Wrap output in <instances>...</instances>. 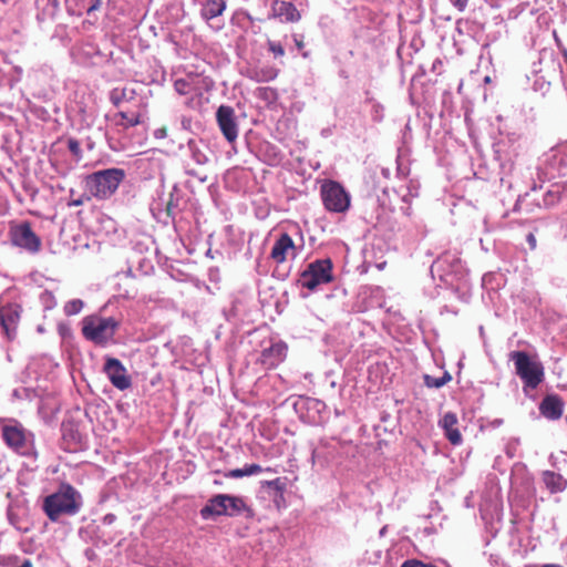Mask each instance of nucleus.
Returning <instances> with one entry per match:
<instances>
[{
  "mask_svg": "<svg viewBox=\"0 0 567 567\" xmlns=\"http://www.w3.org/2000/svg\"><path fill=\"white\" fill-rule=\"evenodd\" d=\"M83 301L81 299H73L64 305V313L66 316L78 315L83 309Z\"/></svg>",
  "mask_w": 567,
  "mask_h": 567,
  "instance_id": "393cba45",
  "label": "nucleus"
},
{
  "mask_svg": "<svg viewBox=\"0 0 567 567\" xmlns=\"http://www.w3.org/2000/svg\"><path fill=\"white\" fill-rule=\"evenodd\" d=\"M66 4L73 14L82 16L84 12L90 14L97 10L101 0H66Z\"/></svg>",
  "mask_w": 567,
  "mask_h": 567,
  "instance_id": "412c9836",
  "label": "nucleus"
},
{
  "mask_svg": "<svg viewBox=\"0 0 567 567\" xmlns=\"http://www.w3.org/2000/svg\"><path fill=\"white\" fill-rule=\"evenodd\" d=\"M451 4L456 8L458 11L463 12L468 3V0H449Z\"/></svg>",
  "mask_w": 567,
  "mask_h": 567,
  "instance_id": "473e14b6",
  "label": "nucleus"
},
{
  "mask_svg": "<svg viewBox=\"0 0 567 567\" xmlns=\"http://www.w3.org/2000/svg\"><path fill=\"white\" fill-rule=\"evenodd\" d=\"M320 196L328 212L342 214L350 208V194L338 182L324 181L320 187Z\"/></svg>",
  "mask_w": 567,
  "mask_h": 567,
  "instance_id": "423d86ee",
  "label": "nucleus"
},
{
  "mask_svg": "<svg viewBox=\"0 0 567 567\" xmlns=\"http://www.w3.org/2000/svg\"><path fill=\"white\" fill-rule=\"evenodd\" d=\"M68 148L75 156H79L81 154L80 143L74 138H70L68 141Z\"/></svg>",
  "mask_w": 567,
  "mask_h": 567,
  "instance_id": "7c9ffc66",
  "label": "nucleus"
},
{
  "mask_svg": "<svg viewBox=\"0 0 567 567\" xmlns=\"http://www.w3.org/2000/svg\"><path fill=\"white\" fill-rule=\"evenodd\" d=\"M266 471H267V472H272V468L267 467V468H266Z\"/></svg>",
  "mask_w": 567,
  "mask_h": 567,
  "instance_id": "37998d69",
  "label": "nucleus"
},
{
  "mask_svg": "<svg viewBox=\"0 0 567 567\" xmlns=\"http://www.w3.org/2000/svg\"><path fill=\"white\" fill-rule=\"evenodd\" d=\"M332 269L330 258L317 259L300 274V284L303 288L313 291L318 286L333 281Z\"/></svg>",
  "mask_w": 567,
  "mask_h": 567,
  "instance_id": "0eeeda50",
  "label": "nucleus"
},
{
  "mask_svg": "<svg viewBox=\"0 0 567 567\" xmlns=\"http://www.w3.org/2000/svg\"><path fill=\"white\" fill-rule=\"evenodd\" d=\"M527 243L529 244V247H530L532 249H535V248H536V244H537V241H536V237H535V235H534V234H532V233H530V234H528V235H527Z\"/></svg>",
  "mask_w": 567,
  "mask_h": 567,
  "instance_id": "f704fd0d",
  "label": "nucleus"
},
{
  "mask_svg": "<svg viewBox=\"0 0 567 567\" xmlns=\"http://www.w3.org/2000/svg\"><path fill=\"white\" fill-rule=\"evenodd\" d=\"M226 8V0H205L202 3L200 17L207 23H210V21H214L221 16Z\"/></svg>",
  "mask_w": 567,
  "mask_h": 567,
  "instance_id": "a211bd4d",
  "label": "nucleus"
},
{
  "mask_svg": "<svg viewBox=\"0 0 567 567\" xmlns=\"http://www.w3.org/2000/svg\"><path fill=\"white\" fill-rule=\"evenodd\" d=\"M20 315L21 307L17 303H8L0 308L1 327L9 338H12L16 334Z\"/></svg>",
  "mask_w": 567,
  "mask_h": 567,
  "instance_id": "ddd939ff",
  "label": "nucleus"
},
{
  "mask_svg": "<svg viewBox=\"0 0 567 567\" xmlns=\"http://www.w3.org/2000/svg\"><path fill=\"white\" fill-rule=\"evenodd\" d=\"M200 73H186L185 78L176 79L174 82L175 90L181 95L192 94L197 90V79Z\"/></svg>",
  "mask_w": 567,
  "mask_h": 567,
  "instance_id": "4be33fe9",
  "label": "nucleus"
},
{
  "mask_svg": "<svg viewBox=\"0 0 567 567\" xmlns=\"http://www.w3.org/2000/svg\"><path fill=\"white\" fill-rule=\"evenodd\" d=\"M246 513L247 517L254 515L252 509L246 504L243 497L218 494L208 499L206 505L200 509V516L208 519L214 516H237Z\"/></svg>",
  "mask_w": 567,
  "mask_h": 567,
  "instance_id": "7ed1b4c3",
  "label": "nucleus"
},
{
  "mask_svg": "<svg viewBox=\"0 0 567 567\" xmlns=\"http://www.w3.org/2000/svg\"><path fill=\"white\" fill-rule=\"evenodd\" d=\"M264 470L258 464H247L244 468H235L225 474L226 477L229 478H239L244 476H249L254 474L261 473Z\"/></svg>",
  "mask_w": 567,
  "mask_h": 567,
  "instance_id": "b1692460",
  "label": "nucleus"
},
{
  "mask_svg": "<svg viewBox=\"0 0 567 567\" xmlns=\"http://www.w3.org/2000/svg\"><path fill=\"white\" fill-rule=\"evenodd\" d=\"M210 27L215 28V30H220L223 28V24L221 23H218L216 25H214L213 23L209 24Z\"/></svg>",
  "mask_w": 567,
  "mask_h": 567,
  "instance_id": "4c0bfd02",
  "label": "nucleus"
},
{
  "mask_svg": "<svg viewBox=\"0 0 567 567\" xmlns=\"http://www.w3.org/2000/svg\"><path fill=\"white\" fill-rule=\"evenodd\" d=\"M167 213L171 214V203L167 205Z\"/></svg>",
  "mask_w": 567,
  "mask_h": 567,
  "instance_id": "79ce46f5",
  "label": "nucleus"
},
{
  "mask_svg": "<svg viewBox=\"0 0 567 567\" xmlns=\"http://www.w3.org/2000/svg\"><path fill=\"white\" fill-rule=\"evenodd\" d=\"M542 567H564V566L558 565V564H546V565H543Z\"/></svg>",
  "mask_w": 567,
  "mask_h": 567,
  "instance_id": "e433bc0d",
  "label": "nucleus"
},
{
  "mask_svg": "<svg viewBox=\"0 0 567 567\" xmlns=\"http://www.w3.org/2000/svg\"><path fill=\"white\" fill-rule=\"evenodd\" d=\"M120 322L113 317L87 316L82 321L83 337L99 346L107 344L115 336Z\"/></svg>",
  "mask_w": 567,
  "mask_h": 567,
  "instance_id": "39448f33",
  "label": "nucleus"
},
{
  "mask_svg": "<svg viewBox=\"0 0 567 567\" xmlns=\"http://www.w3.org/2000/svg\"><path fill=\"white\" fill-rule=\"evenodd\" d=\"M125 178L122 168H107L89 174L84 178L85 190L96 199L110 198Z\"/></svg>",
  "mask_w": 567,
  "mask_h": 567,
  "instance_id": "f03ea898",
  "label": "nucleus"
},
{
  "mask_svg": "<svg viewBox=\"0 0 567 567\" xmlns=\"http://www.w3.org/2000/svg\"><path fill=\"white\" fill-rule=\"evenodd\" d=\"M167 136V128L166 126H162L159 128H156L154 131V137L155 138H165Z\"/></svg>",
  "mask_w": 567,
  "mask_h": 567,
  "instance_id": "72a5a7b5",
  "label": "nucleus"
},
{
  "mask_svg": "<svg viewBox=\"0 0 567 567\" xmlns=\"http://www.w3.org/2000/svg\"><path fill=\"white\" fill-rule=\"evenodd\" d=\"M424 384L427 388H442L444 385V381H441L440 378H434L432 375L425 374L424 375Z\"/></svg>",
  "mask_w": 567,
  "mask_h": 567,
  "instance_id": "cd10ccee",
  "label": "nucleus"
},
{
  "mask_svg": "<svg viewBox=\"0 0 567 567\" xmlns=\"http://www.w3.org/2000/svg\"><path fill=\"white\" fill-rule=\"evenodd\" d=\"M564 402L558 395H547L543 399L539 411L550 420H558L563 414Z\"/></svg>",
  "mask_w": 567,
  "mask_h": 567,
  "instance_id": "f3484780",
  "label": "nucleus"
},
{
  "mask_svg": "<svg viewBox=\"0 0 567 567\" xmlns=\"http://www.w3.org/2000/svg\"><path fill=\"white\" fill-rule=\"evenodd\" d=\"M93 196L90 195H86V194H83L82 196H80L79 198H75V199H71L69 203H68V206L69 207H72V206H82L84 203L86 202H90L92 199Z\"/></svg>",
  "mask_w": 567,
  "mask_h": 567,
  "instance_id": "c756f323",
  "label": "nucleus"
},
{
  "mask_svg": "<svg viewBox=\"0 0 567 567\" xmlns=\"http://www.w3.org/2000/svg\"><path fill=\"white\" fill-rule=\"evenodd\" d=\"M291 38H292V41H293V43L296 45L297 51L301 52L302 49H303V37L301 34L295 33V34L291 35Z\"/></svg>",
  "mask_w": 567,
  "mask_h": 567,
  "instance_id": "2f4dec72",
  "label": "nucleus"
},
{
  "mask_svg": "<svg viewBox=\"0 0 567 567\" xmlns=\"http://www.w3.org/2000/svg\"><path fill=\"white\" fill-rule=\"evenodd\" d=\"M269 79H270V78H264V76H262V78H259V76H256V80H257V81H266V80H269Z\"/></svg>",
  "mask_w": 567,
  "mask_h": 567,
  "instance_id": "ea45409f",
  "label": "nucleus"
},
{
  "mask_svg": "<svg viewBox=\"0 0 567 567\" xmlns=\"http://www.w3.org/2000/svg\"><path fill=\"white\" fill-rule=\"evenodd\" d=\"M269 18H278L282 22H297L300 20L301 16L292 2L275 0Z\"/></svg>",
  "mask_w": 567,
  "mask_h": 567,
  "instance_id": "4468645a",
  "label": "nucleus"
},
{
  "mask_svg": "<svg viewBox=\"0 0 567 567\" xmlns=\"http://www.w3.org/2000/svg\"><path fill=\"white\" fill-rule=\"evenodd\" d=\"M457 416L453 412H447L440 420V426L444 430L446 439L453 445L462 443V434L457 429Z\"/></svg>",
  "mask_w": 567,
  "mask_h": 567,
  "instance_id": "dca6fc26",
  "label": "nucleus"
},
{
  "mask_svg": "<svg viewBox=\"0 0 567 567\" xmlns=\"http://www.w3.org/2000/svg\"><path fill=\"white\" fill-rule=\"evenodd\" d=\"M264 485L271 487L280 493H282L286 487L285 482L280 477L271 481H266L264 482Z\"/></svg>",
  "mask_w": 567,
  "mask_h": 567,
  "instance_id": "c85d7f7f",
  "label": "nucleus"
},
{
  "mask_svg": "<svg viewBox=\"0 0 567 567\" xmlns=\"http://www.w3.org/2000/svg\"><path fill=\"white\" fill-rule=\"evenodd\" d=\"M258 96L267 103H274L278 99L277 91L272 87H260L258 90Z\"/></svg>",
  "mask_w": 567,
  "mask_h": 567,
  "instance_id": "a878e982",
  "label": "nucleus"
},
{
  "mask_svg": "<svg viewBox=\"0 0 567 567\" xmlns=\"http://www.w3.org/2000/svg\"><path fill=\"white\" fill-rule=\"evenodd\" d=\"M484 82H485V83H489V82H491V78H489L488 75H486V76L484 78Z\"/></svg>",
  "mask_w": 567,
  "mask_h": 567,
  "instance_id": "a19ab883",
  "label": "nucleus"
},
{
  "mask_svg": "<svg viewBox=\"0 0 567 567\" xmlns=\"http://www.w3.org/2000/svg\"><path fill=\"white\" fill-rule=\"evenodd\" d=\"M12 245L35 254L41 249V239L32 230L29 221L12 224L9 230Z\"/></svg>",
  "mask_w": 567,
  "mask_h": 567,
  "instance_id": "6e6552de",
  "label": "nucleus"
},
{
  "mask_svg": "<svg viewBox=\"0 0 567 567\" xmlns=\"http://www.w3.org/2000/svg\"><path fill=\"white\" fill-rule=\"evenodd\" d=\"M287 344L282 341L272 343L261 351L258 362L265 370L276 369L287 357Z\"/></svg>",
  "mask_w": 567,
  "mask_h": 567,
  "instance_id": "f8f14e48",
  "label": "nucleus"
},
{
  "mask_svg": "<svg viewBox=\"0 0 567 567\" xmlns=\"http://www.w3.org/2000/svg\"><path fill=\"white\" fill-rule=\"evenodd\" d=\"M385 265H386V262L384 261L382 264H378L377 267H378V269L382 270V269H384Z\"/></svg>",
  "mask_w": 567,
  "mask_h": 567,
  "instance_id": "58836bf2",
  "label": "nucleus"
},
{
  "mask_svg": "<svg viewBox=\"0 0 567 567\" xmlns=\"http://www.w3.org/2000/svg\"><path fill=\"white\" fill-rule=\"evenodd\" d=\"M509 360L515 365V372L524 383V389H536L545 379L544 365L525 351H512Z\"/></svg>",
  "mask_w": 567,
  "mask_h": 567,
  "instance_id": "20e7f679",
  "label": "nucleus"
},
{
  "mask_svg": "<svg viewBox=\"0 0 567 567\" xmlns=\"http://www.w3.org/2000/svg\"><path fill=\"white\" fill-rule=\"evenodd\" d=\"M134 90L127 86L115 87L110 93V100L115 106H121L123 102H127L133 99Z\"/></svg>",
  "mask_w": 567,
  "mask_h": 567,
  "instance_id": "5701e85b",
  "label": "nucleus"
},
{
  "mask_svg": "<svg viewBox=\"0 0 567 567\" xmlns=\"http://www.w3.org/2000/svg\"><path fill=\"white\" fill-rule=\"evenodd\" d=\"M103 371L114 388L121 391L131 388V377L127 374L126 368L118 359L107 358Z\"/></svg>",
  "mask_w": 567,
  "mask_h": 567,
  "instance_id": "9d476101",
  "label": "nucleus"
},
{
  "mask_svg": "<svg viewBox=\"0 0 567 567\" xmlns=\"http://www.w3.org/2000/svg\"><path fill=\"white\" fill-rule=\"evenodd\" d=\"M114 123L124 130L140 125L143 123V114L141 110L120 111L113 116Z\"/></svg>",
  "mask_w": 567,
  "mask_h": 567,
  "instance_id": "6ab92c4d",
  "label": "nucleus"
},
{
  "mask_svg": "<svg viewBox=\"0 0 567 567\" xmlns=\"http://www.w3.org/2000/svg\"><path fill=\"white\" fill-rule=\"evenodd\" d=\"M268 50L272 53L274 58H281L285 55V49L278 41L268 40Z\"/></svg>",
  "mask_w": 567,
  "mask_h": 567,
  "instance_id": "bb28decb",
  "label": "nucleus"
},
{
  "mask_svg": "<svg viewBox=\"0 0 567 567\" xmlns=\"http://www.w3.org/2000/svg\"><path fill=\"white\" fill-rule=\"evenodd\" d=\"M543 482L551 494L561 493L567 487V480L561 474L553 471L543 473Z\"/></svg>",
  "mask_w": 567,
  "mask_h": 567,
  "instance_id": "aec40b11",
  "label": "nucleus"
},
{
  "mask_svg": "<svg viewBox=\"0 0 567 567\" xmlns=\"http://www.w3.org/2000/svg\"><path fill=\"white\" fill-rule=\"evenodd\" d=\"M81 506L79 492L70 484H62L58 492L47 496L43 501V511L52 520H58L62 515H74Z\"/></svg>",
  "mask_w": 567,
  "mask_h": 567,
  "instance_id": "f257e3e1",
  "label": "nucleus"
},
{
  "mask_svg": "<svg viewBox=\"0 0 567 567\" xmlns=\"http://www.w3.org/2000/svg\"><path fill=\"white\" fill-rule=\"evenodd\" d=\"M216 120L225 138L229 143L235 142L238 137V125L234 109L228 105H220L216 112Z\"/></svg>",
  "mask_w": 567,
  "mask_h": 567,
  "instance_id": "9b49d317",
  "label": "nucleus"
},
{
  "mask_svg": "<svg viewBox=\"0 0 567 567\" xmlns=\"http://www.w3.org/2000/svg\"><path fill=\"white\" fill-rule=\"evenodd\" d=\"M296 252V245L292 238L284 233L279 236V238L275 241L272 249L270 251V258L276 264H284L287 260V255L289 252Z\"/></svg>",
  "mask_w": 567,
  "mask_h": 567,
  "instance_id": "2eb2a0df",
  "label": "nucleus"
},
{
  "mask_svg": "<svg viewBox=\"0 0 567 567\" xmlns=\"http://www.w3.org/2000/svg\"><path fill=\"white\" fill-rule=\"evenodd\" d=\"M441 381H444V385L449 383L452 380V377L449 372H444L443 375L440 378Z\"/></svg>",
  "mask_w": 567,
  "mask_h": 567,
  "instance_id": "c9c22d12",
  "label": "nucleus"
},
{
  "mask_svg": "<svg viewBox=\"0 0 567 567\" xmlns=\"http://www.w3.org/2000/svg\"><path fill=\"white\" fill-rule=\"evenodd\" d=\"M1 436L8 447L17 453L25 454L28 450V432L19 424H4L1 427Z\"/></svg>",
  "mask_w": 567,
  "mask_h": 567,
  "instance_id": "1a4fd4ad",
  "label": "nucleus"
}]
</instances>
